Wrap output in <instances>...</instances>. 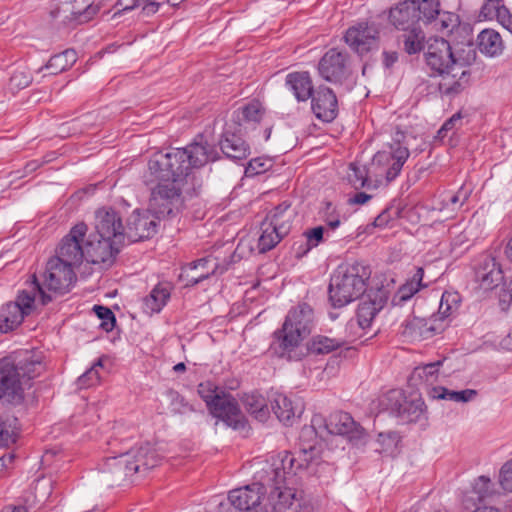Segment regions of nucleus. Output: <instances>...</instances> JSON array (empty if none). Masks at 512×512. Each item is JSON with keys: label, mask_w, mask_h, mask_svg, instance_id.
I'll list each match as a JSON object with an SVG mask.
<instances>
[{"label": "nucleus", "mask_w": 512, "mask_h": 512, "mask_svg": "<svg viewBox=\"0 0 512 512\" xmlns=\"http://www.w3.org/2000/svg\"><path fill=\"white\" fill-rule=\"evenodd\" d=\"M383 308V301L380 300H372V299H363L357 308L356 318L358 325L362 329L368 328L376 314Z\"/></svg>", "instance_id": "nucleus-36"}, {"label": "nucleus", "mask_w": 512, "mask_h": 512, "mask_svg": "<svg viewBox=\"0 0 512 512\" xmlns=\"http://www.w3.org/2000/svg\"><path fill=\"white\" fill-rule=\"evenodd\" d=\"M87 225L83 222L76 224L61 240L54 258H58L73 268L79 267L85 261V237Z\"/></svg>", "instance_id": "nucleus-10"}, {"label": "nucleus", "mask_w": 512, "mask_h": 512, "mask_svg": "<svg viewBox=\"0 0 512 512\" xmlns=\"http://www.w3.org/2000/svg\"><path fill=\"white\" fill-rule=\"evenodd\" d=\"M476 49L470 41L454 48L443 37H431L426 42L424 59L433 76H439L441 94L454 97L470 84V66L476 61Z\"/></svg>", "instance_id": "nucleus-1"}, {"label": "nucleus", "mask_w": 512, "mask_h": 512, "mask_svg": "<svg viewBox=\"0 0 512 512\" xmlns=\"http://www.w3.org/2000/svg\"><path fill=\"white\" fill-rule=\"evenodd\" d=\"M424 269L418 267L414 275L402 284L393 295L392 303L395 306H402L409 301L421 288L426 287L423 284Z\"/></svg>", "instance_id": "nucleus-33"}, {"label": "nucleus", "mask_w": 512, "mask_h": 512, "mask_svg": "<svg viewBox=\"0 0 512 512\" xmlns=\"http://www.w3.org/2000/svg\"><path fill=\"white\" fill-rule=\"evenodd\" d=\"M430 395L435 399H444L454 402L466 403L471 401L477 395V392L474 389L452 391L445 387H434L432 388Z\"/></svg>", "instance_id": "nucleus-41"}, {"label": "nucleus", "mask_w": 512, "mask_h": 512, "mask_svg": "<svg viewBox=\"0 0 512 512\" xmlns=\"http://www.w3.org/2000/svg\"><path fill=\"white\" fill-rule=\"evenodd\" d=\"M318 70L321 77L326 81L341 82L349 75L348 54L335 48L328 50L321 58Z\"/></svg>", "instance_id": "nucleus-18"}, {"label": "nucleus", "mask_w": 512, "mask_h": 512, "mask_svg": "<svg viewBox=\"0 0 512 512\" xmlns=\"http://www.w3.org/2000/svg\"><path fill=\"white\" fill-rule=\"evenodd\" d=\"M225 393L222 389L217 387L210 381L202 382L198 385V394L204 400L209 408L220 397V394Z\"/></svg>", "instance_id": "nucleus-51"}, {"label": "nucleus", "mask_w": 512, "mask_h": 512, "mask_svg": "<svg viewBox=\"0 0 512 512\" xmlns=\"http://www.w3.org/2000/svg\"><path fill=\"white\" fill-rule=\"evenodd\" d=\"M304 236L306 237V249L303 251V254L307 253L314 247H317L324 238V227L317 226L310 230L304 232Z\"/></svg>", "instance_id": "nucleus-54"}, {"label": "nucleus", "mask_w": 512, "mask_h": 512, "mask_svg": "<svg viewBox=\"0 0 512 512\" xmlns=\"http://www.w3.org/2000/svg\"><path fill=\"white\" fill-rule=\"evenodd\" d=\"M461 297L458 292L445 291L439 303L438 313L433 315L438 319L440 323H443L445 319L453 316L459 309Z\"/></svg>", "instance_id": "nucleus-38"}, {"label": "nucleus", "mask_w": 512, "mask_h": 512, "mask_svg": "<svg viewBox=\"0 0 512 512\" xmlns=\"http://www.w3.org/2000/svg\"><path fill=\"white\" fill-rule=\"evenodd\" d=\"M313 320L314 311L307 303L291 308L282 329L275 332L270 350L280 358L300 360L304 355L301 343L310 334Z\"/></svg>", "instance_id": "nucleus-4"}, {"label": "nucleus", "mask_w": 512, "mask_h": 512, "mask_svg": "<svg viewBox=\"0 0 512 512\" xmlns=\"http://www.w3.org/2000/svg\"><path fill=\"white\" fill-rule=\"evenodd\" d=\"M95 230L100 238L113 240L124 244L125 228L117 211L111 208H101L95 214Z\"/></svg>", "instance_id": "nucleus-17"}, {"label": "nucleus", "mask_w": 512, "mask_h": 512, "mask_svg": "<svg viewBox=\"0 0 512 512\" xmlns=\"http://www.w3.org/2000/svg\"><path fill=\"white\" fill-rule=\"evenodd\" d=\"M261 234L258 239L257 248L260 253L273 249L287 234H280L277 228L264 220L260 227Z\"/></svg>", "instance_id": "nucleus-37"}, {"label": "nucleus", "mask_w": 512, "mask_h": 512, "mask_svg": "<svg viewBox=\"0 0 512 512\" xmlns=\"http://www.w3.org/2000/svg\"><path fill=\"white\" fill-rule=\"evenodd\" d=\"M129 464V457L125 453L107 458L99 467L101 481L108 487L121 485L133 476L132 471L128 470Z\"/></svg>", "instance_id": "nucleus-22"}, {"label": "nucleus", "mask_w": 512, "mask_h": 512, "mask_svg": "<svg viewBox=\"0 0 512 512\" xmlns=\"http://www.w3.org/2000/svg\"><path fill=\"white\" fill-rule=\"evenodd\" d=\"M208 409L215 418L235 430H242L246 426L245 416L237 400L226 392L220 394V397Z\"/></svg>", "instance_id": "nucleus-13"}, {"label": "nucleus", "mask_w": 512, "mask_h": 512, "mask_svg": "<svg viewBox=\"0 0 512 512\" xmlns=\"http://www.w3.org/2000/svg\"><path fill=\"white\" fill-rule=\"evenodd\" d=\"M170 397L172 400V410L176 413H182L184 412L185 408L188 406L187 403H185L184 398L177 392H170Z\"/></svg>", "instance_id": "nucleus-62"}, {"label": "nucleus", "mask_w": 512, "mask_h": 512, "mask_svg": "<svg viewBox=\"0 0 512 512\" xmlns=\"http://www.w3.org/2000/svg\"><path fill=\"white\" fill-rule=\"evenodd\" d=\"M246 133H240L235 125L226 123L220 140V148L227 158L232 160L245 159L250 154V146L243 139Z\"/></svg>", "instance_id": "nucleus-23"}, {"label": "nucleus", "mask_w": 512, "mask_h": 512, "mask_svg": "<svg viewBox=\"0 0 512 512\" xmlns=\"http://www.w3.org/2000/svg\"><path fill=\"white\" fill-rule=\"evenodd\" d=\"M433 29L443 35H449L459 25V18L451 12L439 11L432 23Z\"/></svg>", "instance_id": "nucleus-44"}, {"label": "nucleus", "mask_w": 512, "mask_h": 512, "mask_svg": "<svg viewBox=\"0 0 512 512\" xmlns=\"http://www.w3.org/2000/svg\"><path fill=\"white\" fill-rule=\"evenodd\" d=\"M405 395L401 390L392 389L388 391L380 399V406L383 410L389 411L390 414L398 417L403 405H405Z\"/></svg>", "instance_id": "nucleus-43"}, {"label": "nucleus", "mask_w": 512, "mask_h": 512, "mask_svg": "<svg viewBox=\"0 0 512 512\" xmlns=\"http://www.w3.org/2000/svg\"><path fill=\"white\" fill-rule=\"evenodd\" d=\"M129 457V471L133 476L137 473L145 475L150 469L156 467L159 462V456L150 444L134 447L125 453Z\"/></svg>", "instance_id": "nucleus-27"}, {"label": "nucleus", "mask_w": 512, "mask_h": 512, "mask_svg": "<svg viewBox=\"0 0 512 512\" xmlns=\"http://www.w3.org/2000/svg\"><path fill=\"white\" fill-rule=\"evenodd\" d=\"M270 166V160L258 157L249 161L245 172L248 176L257 175L266 172Z\"/></svg>", "instance_id": "nucleus-57"}, {"label": "nucleus", "mask_w": 512, "mask_h": 512, "mask_svg": "<svg viewBox=\"0 0 512 512\" xmlns=\"http://www.w3.org/2000/svg\"><path fill=\"white\" fill-rule=\"evenodd\" d=\"M246 410L260 421H265L268 416V408L265 398L259 393L246 394L243 398Z\"/></svg>", "instance_id": "nucleus-42"}, {"label": "nucleus", "mask_w": 512, "mask_h": 512, "mask_svg": "<svg viewBox=\"0 0 512 512\" xmlns=\"http://www.w3.org/2000/svg\"><path fill=\"white\" fill-rule=\"evenodd\" d=\"M170 299V287L168 283L157 284L143 299V311L147 315L159 313Z\"/></svg>", "instance_id": "nucleus-34"}, {"label": "nucleus", "mask_w": 512, "mask_h": 512, "mask_svg": "<svg viewBox=\"0 0 512 512\" xmlns=\"http://www.w3.org/2000/svg\"><path fill=\"white\" fill-rule=\"evenodd\" d=\"M462 114L461 112H457L454 115H452L448 120L444 122L441 129L439 130V133L447 132L450 130H453L455 128H458L462 125Z\"/></svg>", "instance_id": "nucleus-61"}, {"label": "nucleus", "mask_w": 512, "mask_h": 512, "mask_svg": "<svg viewBox=\"0 0 512 512\" xmlns=\"http://www.w3.org/2000/svg\"><path fill=\"white\" fill-rule=\"evenodd\" d=\"M17 436V419L0 416V446L8 447L14 444Z\"/></svg>", "instance_id": "nucleus-45"}, {"label": "nucleus", "mask_w": 512, "mask_h": 512, "mask_svg": "<svg viewBox=\"0 0 512 512\" xmlns=\"http://www.w3.org/2000/svg\"><path fill=\"white\" fill-rule=\"evenodd\" d=\"M498 21L512 33V15L506 7H498L497 11L493 12Z\"/></svg>", "instance_id": "nucleus-60"}, {"label": "nucleus", "mask_w": 512, "mask_h": 512, "mask_svg": "<svg viewBox=\"0 0 512 512\" xmlns=\"http://www.w3.org/2000/svg\"><path fill=\"white\" fill-rule=\"evenodd\" d=\"M103 367L102 359H98L94 365L78 378L81 388L93 386L100 381L99 369Z\"/></svg>", "instance_id": "nucleus-53"}, {"label": "nucleus", "mask_w": 512, "mask_h": 512, "mask_svg": "<svg viewBox=\"0 0 512 512\" xmlns=\"http://www.w3.org/2000/svg\"><path fill=\"white\" fill-rule=\"evenodd\" d=\"M415 6V12L418 22L422 21L428 25L439 14V0H411Z\"/></svg>", "instance_id": "nucleus-40"}, {"label": "nucleus", "mask_w": 512, "mask_h": 512, "mask_svg": "<svg viewBox=\"0 0 512 512\" xmlns=\"http://www.w3.org/2000/svg\"><path fill=\"white\" fill-rule=\"evenodd\" d=\"M424 402L419 399L407 400L405 399V405L402 406L398 417L404 422H415L423 413Z\"/></svg>", "instance_id": "nucleus-48"}, {"label": "nucleus", "mask_w": 512, "mask_h": 512, "mask_svg": "<svg viewBox=\"0 0 512 512\" xmlns=\"http://www.w3.org/2000/svg\"><path fill=\"white\" fill-rule=\"evenodd\" d=\"M470 194L471 190L462 185L456 193L444 195L441 209L458 210L468 200Z\"/></svg>", "instance_id": "nucleus-49"}, {"label": "nucleus", "mask_w": 512, "mask_h": 512, "mask_svg": "<svg viewBox=\"0 0 512 512\" xmlns=\"http://www.w3.org/2000/svg\"><path fill=\"white\" fill-rule=\"evenodd\" d=\"M473 491L480 499L487 497L492 492L491 479L484 475L479 476L473 483Z\"/></svg>", "instance_id": "nucleus-56"}, {"label": "nucleus", "mask_w": 512, "mask_h": 512, "mask_svg": "<svg viewBox=\"0 0 512 512\" xmlns=\"http://www.w3.org/2000/svg\"><path fill=\"white\" fill-rule=\"evenodd\" d=\"M218 153L215 146L207 142L195 141L185 148H174L168 152H156L152 155V168L159 167L179 171L186 179L192 169L204 166L210 161H215Z\"/></svg>", "instance_id": "nucleus-6"}, {"label": "nucleus", "mask_w": 512, "mask_h": 512, "mask_svg": "<svg viewBox=\"0 0 512 512\" xmlns=\"http://www.w3.org/2000/svg\"><path fill=\"white\" fill-rule=\"evenodd\" d=\"M220 269V266L216 258L208 256L201 258L193 263H190L188 267L184 269V273L190 285H196L211 275L215 274ZM225 270L221 268V273Z\"/></svg>", "instance_id": "nucleus-29"}, {"label": "nucleus", "mask_w": 512, "mask_h": 512, "mask_svg": "<svg viewBox=\"0 0 512 512\" xmlns=\"http://www.w3.org/2000/svg\"><path fill=\"white\" fill-rule=\"evenodd\" d=\"M367 173L365 166L358 165L357 163H351L349 165L347 178L355 189H359L368 185L369 178Z\"/></svg>", "instance_id": "nucleus-50"}, {"label": "nucleus", "mask_w": 512, "mask_h": 512, "mask_svg": "<svg viewBox=\"0 0 512 512\" xmlns=\"http://www.w3.org/2000/svg\"><path fill=\"white\" fill-rule=\"evenodd\" d=\"M443 364L442 360L431 362L422 366L414 368L412 379L423 380L426 383H434L437 380L440 366Z\"/></svg>", "instance_id": "nucleus-47"}, {"label": "nucleus", "mask_w": 512, "mask_h": 512, "mask_svg": "<svg viewBox=\"0 0 512 512\" xmlns=\"http://www.w3.org/2000/svg\"><path fill=\"white\" fill-rule=\"evenodd\" d=\"M295 211L291 208V204L287 201L280 203L273 210H271L265 220L272 224L280 231V234H287L290 232L292 222L295 218Z\"/></svg>", "instance_id": "nucleus-31"}, {"label": "nucleus", "mask_w": 512, "mask_h": 512, "mask_svg": "<svg viewBox=\"0 0 512 512\" xmlns=\"http://www.w3.org/2000/svg\"><path fill=\"white\" fill-rule=\"evenodd\" d=\"M98 8L93 6V0H66L61 4L53 17L67 25H78L90 21L97 13Z\"/></svg>", "instance_id": "nucleus-16"}, {"label": "nucleus", "mask_w": 512, "mask_h": 512, "mask_svg": "<svg viewBox=\"0 0 512 512\" xmlns=\"http://www.w3.org/2000/svg\"><path fill=\"white\" fill-rule=\"evenodd\" d=\"M390 22L401 30H408L416 27L418 19L415 12V6L411 0L400 2L396 7L391 8L389 14Z\"/></svg>", "instance_id": "nucleus-30"}, {"label": "nucleus", "mask_w": 512, "mask_h": 512, "mask_svg": "<svg viewBox=\"0 0 512 512\" xmlns=\"http://www.w3.org/2000/svg\"><path fill=\"white\" fill-rule=\"evenodd\" d=\"M158 219L149 210L145 212L135 210L128 219L125 238L131 242H137L152 237L157 232Z\"/></svg>", "instance_id": "nucleus-20"}, {"label": "nucleus", "mask_w": 512, "mask_h": 512, "mask_svg": "<svg viewBox=\"0 0 512 512\" xmlns=\"http://www.w3.org/2000/svg\"><path fill=\"white\" fill-rule=\"evenodd\" d=\"M31 83V77L24 71H15L10 77L11 88L23 89Z\"/></svg>", "instance_id": "nucleus-59"}, {"label": "nucleus", "mask_w": 512, "mask_h": 512, "mask_svg": "<svg viewBox=\"0 0 512 512\" xmlns=\"http://www.w3.org/2000/svg\"><path fill=\"white\" fill-rule=\"evenodd\" d=\"M312 427L316 433L322 435V429L332 435H350L357 431L358 426L350 414L346 412H335L330 414L327 420L322 419L321 416H314L312 418Z\"/></svg>", "instance_id": "nucleus-21"}, {"label": "nucleus", "mask_w": 512, "mask_h": 512, "mask_svg": "<svg viewBox=\"0 0 512 512\" xmlns=\"http://www.w3.org/2000/svg\"><path fill=\"white\" fill-rule=\"evenodd\" d=\"M477 46L482 54L495 57L502 53L503 42L498 32L492 29L481 31L477 37Z\"/></svg>", "instance_id": "nucleus-35"}, {"label": "nucleus", "mask_w": 512, "mask_h": 512, "mask_svg": "<svg viewBox=\"0 0 512 512\" xmlns=\"http://www.w3.org/2000/svg\"><path fill=\"white\" fill-rule=\"evenodd\" d=\"M271 408L280 422L289 426L296 418H299L304 411L301 399L292 398L282 393H276L271 401Z\"/></svg>", "instance_id": "nucleus-26"}, {"label": "nucleus", "mask_w": 512, "mask_h": 512, "mask_svg": "<svg viewBox=\"0 0 512 512\" xmlns=\"http://www.w3.org/2000/svg\"><path fill=\"white\" fill-rule=\"evenodd\" d=\"M152 168V157L148 162V170L144 182L151 187L149 211L158 218H165L177 213L182 206L181 192L187 179L173 168L166 170Z\"/></svg>", "instance_id": "nucleus-3"}, {"label": "nucleus", "mask_w": 512, "mask_h": 512, "mask_svg": "<svg viewBox=\"0 0 512 512\" xmlns=\"http://www.w3.org/2000/svg\"><path fill=\"white\" fill-rule=\"evenodd\" d=\"M143 7L142 10L145 14L150 15L154 14L158 11V8L161 4L165 3L166 0H142Z\"/></svg>", "instance_id": "nucleus-63"}, {"label": "nucleus", "mask_w": 512, "mask_h": 512, "mask_svg": "<svg viewBox=\"0 0 512 512\" xmlns=\"http://www.w3.org/2000/svg\"><path fill=\"white\" fill-rule=\"evenodd\" d=\"M499 483L504 490L512 492V458L502 466Z\"/></svg>", "instance_id": "nucleus-58"}, {"label": "nucleus", "mask_w": 512, "mask_h": 512, "mask_svg": "<svg viewBox=\"0 0 512 512\" xmlns=\"http://www.w3.org/2000/svg\"><path fill=\"white\" fill-rule=\"evenodd\" d=\"M122 245L113 240L100 238L98 235H90L85 240V261L91 264L110 266Z\"/></svg>", "instance_id": "nucleus-14"}, {"label": "nucleus", "mask_w": 512, "mask_h": 512, "mask_svg": "<svg viewBox=\"0 0 512 512\" xmlns=\"http://www.w3.org/2000/svg\"><path fill=\"white\" fill-rule=\"evenodd\" d=\"M263 486L262 483L233 489L228 494V501L238 510L255 509L260 504Z\"/></svg>", "instance_id": "nucleus-28"}, {"label": "nucleus", "mask_w": 512, "mask_h": 512, "mask_svg": "<svg viewBox=\"0 0 512 512\" xmlns=\"http://www.w3.org/2000/svg\"><path fill=\"white\" fill-rule=\"evenodd\" d=\"M45 365L28 350L15 352L0 359V402L18 406L25 399L30 381L38 377Z\"/></svg>", "instance_id": "nucleus-2"}, {"label": "nucleus", "mask_w": 512, "mask_h": 512, "mask_svg": "<svg viewBox=\"0 0 512 512\" xmlns=\"http://www.w3.org/2000/svg\"><path fill=\"white\" fill-rule=\"evenodd\" d=\"M344 38L353 51L364 55L378 47L379 31L375 25L361 22L350 27Z\"/></svg>", "instance_id": "nucleus-15"}, {"label": "nucleus", "mask_w": 512, "mask_h": 512, "mask_svg": "<svg viewBox=\"0 0 512 512\" xmlns=\"http://www.w3.org/2000/svg\"><path fill=\"white\" fill-rule=\"evenodd\" d=\"M343 345V341L323 335L313 337L309 350L314 354H327Z\"/></svg>", "instance_id": "nucleus-46"}, {"label": "nucleus", "mask_w": 512, "mask_h": 512, "mask_svg": "<svg viewBox=\"0 0 512 512\" xmlns=\"http://www.w3.org/2000/svg\"><path fill=\"white\" fill-rule=\"evenodd\" d=\"M31 292L38 297L42 305L52 301L51 295L45 292V288L58 294H65L70 291L76 281L75 268L65 264L58 258H50L46 264L44 281L41 284L36 275H32Z\"/></svg>", "instance_id": "nucleus-8"}, {"label": "nucleus", "mask_w": 512, "mask_h": 512, "mask_svg": "<svg viewBox=\"0 0 512 512\" xmlns=\"http://www.w3.org/2000/svg\"><path fill=\"white\" fill-rule=\"evenodd\" d=\"M264 113L262 104L254 100L235 110L228 124L235 125L240 133L248 134L256 129Z\"/></svg>", "instance_id": "nucleus-24"}, {"label": "nucleus", "mask_w": 512, "mask_h": 512, "mask_svg": "<svg viewBox=\"0 0 512 512\" xmlns=\"http://www.w3.org/2000/svg\"><path fill=\"white\" fill-rule=\"evenodd\" d=\"M294 461L293 455L285 451L273 456L260 473L259 479L263 481V485L271 488L270 500L274 512H297L295 494L283 486L295 474Z\"/></svg>", "instance_id": "nucleus-5"}, {"label": "nucleus", "mask_w": 512, "mask_h": 512, "mask_svg": "<svg viewBox=\"0 0 512 512\" xmlns=\"http://www.w3.org/2000/svg\"><path fill=\"white\" fill-rule=\"evenodd\" d=\"M444 327V323H440L433 315L428 319L413 317L402 323L401 334L409 341H422L440 333Z\"/></svg>", "instance_id": "nucleus-19"}, {"label": "nucleus", "mask_w": 512, "mask_h": 512, "mask_svg": "<svg viewBox=\"0 0 512 512\" xmlns=\"http://www.w3.org/2000/svg\"><path fill=\"white\" fill-rule=\"evenodd\" d=\"M35 294L23 290L19 292L14 302L2 306L0 310V331L7 333L18 327L33 310Z\"/></svg>", "instance_id": "nucleus-11"}, {"label": "nucleus", "mask_w": 512, "mask_h": 512, "mask_svg": "<svg viewBox=\"0 0 512 512\" xmlns=\"http://www.w3.org/2000/svg\"><path fill=\"white\" fill-rule=\"evenodd\" d=\"M370 269L362 263L339 266L329 284V299L335 308H341L358 299L366 290Z\"/></svg>", "instance_id": "nucleus-7"}, {"label": "nucleus", "mask_w": 512, "mask_h": 512, "mask_svg": "<svg viewBox=\"0 0 512 512\" xmlns=\"http://www.w3.org/2000/svg\"><path fill=\"white\" fill-rule=\"evenodd\" d=\"M68 68L69 67L67 66V61L63 59L59 53L52 56L45 67L41 68V70L45 69L48 71V74L56 75L67 70Z\"/></svg>", "instance_id": "nucleus-55"}, {"label": "nucleus", "mask_w": 512, "mask_h": 512, "mask_svg": "<svg viewBox=\"0 0 512 512\" xmlns=\"http://www.w3.org/2000/svg\"><path fill=\"white\" fill-rule=\"evenodd\" d=\"M404 51L410 55L419 53L426 48L425 33L419 27H412L408 30H403L401 36Z\"/></svg>", "instance_id": "nucleus-39"}, {"label": "nucleus", "mask_w": 512, "mask_h": 512, "mask_svg": "<svg viewBox=\"0 0 512 512\" xmlns=\"http://www.w3.org/2000/svg\"><path fill=\"white\" fill-rule=\"evenodd\" d=\"M312 111L315 116L324 121H333L338 113L337 98L332 89L320 86L311 98Z\"/></svg>", "instance_id": "nucleus-25"}, {"label": "nucleus", "mask_w": 512, "mask_h": 512, "mask_svg": "<svg viewBox=\"0 0 512 512\" xmlns=\"http://www.w3.org/2000/svg\"><path fill=\"white\" fill-rule=\"evenodd\" d=\"M502 0H487L485 4L482 6L481 12L485 16H490L493 12L497 11L498 7H505L501 5Z\"/></svg>", "instance_id": "nucleus-64"}, {"label": "nucleus", "mask_w": 512, "mask_h": 512, "mask_svg": "<svg viewBox=\"0 0 512 512\" xmlns=\"http://www.w3.org/2000/svg\"><path fill=\"white\" fill-rule=\"evenodd\" d=\"M408 146L406 133L396 129L392 135L390 151L377 152L374 155L372 165L381 168L378 174L384 176L387 182L393 181L400 174L410 155Z\"/></svg>", "instance_id": "nucleus-9"}, {"label": "nucleus", "mask_w": 512, "mask_h": 512, "mask_svg": "<svg viewBox=\"0 0 512 512\" xmlns=\"http://www.w3.org/2000/svg\"><path fill=\"white\" fill-rule=\"evenodd\" d=\"M474 280L483 291H491L503 282L504 272L501 263L493 253H483L476 259Z\"/></svg>", "instance_id": "nucleus-12"}, {"label": "nucleus", "mask_w": 512, "mask_h": 512, "mask_svg": "<svg viewBox=\"0 0 512 512\" xmlns=\"http://www.w3.org/2000/svg\"><path fill=\"white\" fill-rule=\"evenodd\" d=\"M286 85L292 91L298 101H306L312 98L313 84L308 72H293L286 76Z\"/></svg>", "instance_id": "nucleus-32"}, {"label": "nucleus", "mask_w": 512, "mask_h": 512, "mask_svg": "<svg viewBox=\"0 0 512 512\" xmlns=\"http://www.w3.org/2000/svg\"><path fill=\"white\" fill-rule=\"evenodd\" d=\"M93 311L101 320L99 327L106 332L112 331L116 324V318L112 310L105 306L94 305Z\"/></svg>", "instance_id": "nucleus-52"}]
</instances>
